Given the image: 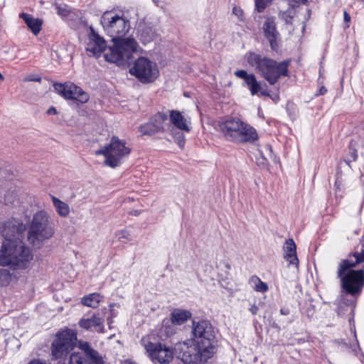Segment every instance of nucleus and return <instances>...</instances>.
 Here are the masks:
<instances>
[{
	"label": "nucleus",
	"mask_w": 364,
	"mask_h": 364,
	"mask_svg": "<svg viewBox=\"0 0 364 364\" xmlns=\"http://www.w3.org/2000/svg\"><path fill=\"white\" fill-rule=\"evenodd\" d=\"M100 22L104 31L114 43L105 53V60L117 65H124L138 46L134 38H124L131 28L129 20L121 11H107L102 15Z\"/></svg>",
	"instance_id": "nucleus-1"
},
{
	"label": "nucleus",
	"mask_w": 364,
	"mask_h": 364,
	"mask_svg": "<svg viewBox=\"0 0 364 364\" xmlns=\"http://www.w3.org/2000/svg\"><path fill=\"white\" fill-rule=\"evenodd\" d=\"M216 339L214 328L207 320L193 321L191 338L178 343L181 360L184 364H203L215 353Z\"/></svg>",
	"instance_id": "nucleus-2"
},
{
	"label": "nucleus",
	"mask_w": 364,
	"mask_h": 364,
	"mask_svg": "<svg viewBox=\"0 0 364 364\" xmlns=\"http://www.w3.org/2000/svg\"><path fill=\"white\" fill-rule=\"evenodd\" d=\"M361 262H364V250L342 260L338 268V277L341 279L342 288L352 296L359 294L364 287V269H351Z\"/></svg>",
	"instance_id": "nucleus-3"
},
{
	"label": "nucleus",
	"mask_w": 364,
	"mask_h": 364,
	"mask_svg": "<svg viewBox=\"0 0 364 364\" xmlns=\"http://www.w3.org/2000/svg\"><path fill=\"white\" fill-rule=\"evenodd\" d=\"M32 259L31 250L25 246L21 240L14 243H2L0 250V265L23 269Z\"/></svg>",
	"instance_id": "nucleus-4"
},
{
	"label": "nucleus",
	"mask_w": 364,
	"mask_h": 364,
	"mask_svg": "<svg viewBox=\"0 0 364 364\" xmlns=\"http://www.w3.org/2000/svg\"><path fill=\"white\" fill-rule=\"evenodd\" d=\"M247 61L270 85H274L282 75L286 76L288 73V63L286 61L277 63L256 53H250Z\"/></svg>",
	"instance_id": "nucleus-5"
},
{
	"label": "nucleus",
	"mask_w": 364,
	"mask_h": 364,
	"mask_svg": "<svg viewBox=\"0 0 364 364\" xmlns=\"http://www.w3.org/2000/svg\"><path fill=\"white\" fill-rule=\"evenodd\" d=\"M55 233L53 225L48 214L44 210L36 212L32 218L28 231V240L40 247L42 242L50 239Z\"/></svg>",
	"instance_id": "nucleus-6"
},
{
	"label": "nucleus",
	"mask_w": 364,
	"mask_h": 364,
	"mask_svg": "<svg viewBox=\"0 0 364 364\" xmlns=\"http://www.w3.org/2000/svg\"><path fill=\"white\" fill-rule=\"evenodd\" d=\"M218 130L226 139L233 141H253L257 138L256 130L252 127L236 118L220 122Z\"/></svg>",
	"instance_id": "nucleus-7"
},
{
	"label": "nucleus",
	"mask_w": 364,
	"mask_h": 364,
	"mask_svg": "<svg viewBox=\"0 0 364 364\" xmlns=\"http://www.w3.org/2000/svg\"><path fill=\"white\" fill-rule=\"evenodd\" d=\"M130 153L131 148L127 145V143L115 136L111 138L107 145L95 151L96 155H103L105 164L112 168L122 164Z\"/></svg>",
	"instance_id": "nucleus-8"
},
{
	"label": "nucleus",
	"mask_w": 364,
	"mask_h": 364,
	"mask_svg": "<svg viewBox=\"0 0 364 364\" xmlns=\"http://www.w3.org/2000/svg\"><path fill=\"white\" fill-rule=\"evenodd\" d=\"M140 343L146 351L148 358L154 364H169L173 359L174 353H178L181 358L180 350H176L175 347L167 346L161 342H154L151 341L149 336L143 337Z\"/></svg>",
	"instance_id": "nucleus-9"
},
{
	"label": "nucleus",
	"mask_w": 364,
	"mask_h": 364,
	"mask_svg": "<svg viewBox=\"0 0 364 364\" xmlns=\"http://www.w3.org/2000/svg\"><path fill=\"white\" fill-rule=\"evenodd\" d=\"M129 73L142 83L153 82L159 74L156 63L146 57L138 58Z\"/></svg>",
	"instance_id": "nucleus-10"
},
{
	"label": "nucleus",
	"mask_w": 364,
	"mask_h": 364,
	"mask_svg": "<svg viewBox=\"0 0 364 364\" xmlns=\"http://www.w3.org/2000/svg\"><path fill=\"white\" fill-rule=\"evenodd\" d=\"M77 336L73 330L59 332L51 346V353L55 359L66 356L76 345Z\"/></svg>",
	"instance_id": "nucleus-11"
},
{
	"label": "nucleus",
	"mask_w": 364,
	"mask_h": 364,
	"mask_svg": "<svg viewBox=\"0 0 364 364\" xmlns=\"http://www.w3.org/2000/svg\"><path fill=\"white\" fill-rule=\"evenodd\" d=\"M77 346L81 351L72 353L68 364H105L102 357L87 342L78 341Z\"/></svg>",
	"instance_id": "nucleus-12"
},
{
	"label": "nucleus",
	"mask_w": 364,
	"mask_h": 364,
	"mask_svg": "<svg viewBox=\"0 0 364 364\" xmlns=\"http://www.w3.org/2000/svg\"><path fill=\"white\" fill-rule=\"evenodd\" d=\"M25 230L24 224L14 218L0 223V234L4 238L3 243H14L21 240L22 234Z\"/></svg>",
	"instance_id": "nucleus-13"
},
{
	"label": "nucleus",
	"mask_w": 364,
	"mask_h": 364,
	"mask_svg": "<svg viewBox=\"0 0 364 364\" xmlns=\"http://www.w3.org/2000/svg\"><path fill=\"white\" fill-rule=\"evenodd\" d=\"M53 87L59 95L66 100H74L79 103L85 104L90 99L88 93L71 82L64 84L55 82L53 84Z\"/></svg>",
	"instance_id": "nucleus-14"
},
{
	"label": "nucleus",
	"mask_w": 364,
	"mask_h": 364,
	"mask_svg": "<svg viewBox=\"0 0 364 364\" xmlns=\"http://www.w3.org/2000/svg\"><path fill=\"white\" fill-rule=\"evenodd\" d=\"M262 31L271 48L274 50H277L279 47L281 38L280 34L277 29L275 18L274 17L266 18L262 25Z\"/></svg>",
	"instance_id": "nucleus-15"
},
{
	"label": "nucleus",
	"mask_w": 364,
	"mask_h": 364,
	"mask_svg": "<svg viewBox=\"0 0 364 364\" xmlns=\"http://www.w3.org/2000/svg\"><path fill=\"white\" fill-rule=\"evenodd\" d=\"M106 42L92 28L88 35L86 51L88 55L99 58L106 48Z\"/></svg>",
	"instance_id": "nucleus-16"
},
{
	"label": "nucleus",
	"mask_w": 364,
	"mask_h": 364,
	"mask_svg": "<svg viewBox=\"0 0 364 364\" xmlns=\"http://www.w3.org/2000/svg\"><path fill=\"white\" fill-rule=\"evenodd\" d=\"M284 258L290 265H294L296 269L299 268V259L296 255V246L292 239L286 240L284 245Z\"/></svg>",
	"instance_id": "nucleus-17"
},
{
	"label": "nucleus",
	"mask_w": 364,
	"mask_h": 364,
	"mask_svg": "<svg viewBox=\"0 0 364 364\" xmlns=\"http://www.w3.org/2000/svg\"><path fill=\"white\" fill-rule=\"evenodd\" d=\"M104 321L100 317L94 314L91 318H81L79 325L86 330H94L98 333L104 332Z\"/></svg>",
	"instance_id": "nucleus-18"
},
{
	"label": "nucleus",
	"mask_w": 364,
	"mask_h": 364,
	"mask_svg": "<svg viewBox=\"0 0 364 364\" xmlns=\"http://www.w3.org/2000/svg\"><path fill=\"white\" fill-rule=\"evenodd\" d=\"M169 118L170 122L176 128L187 132L190 131V120L186 118L179 111H170Z\"/></svg>",
	"instance_id": "nucleus-19"
},
{
	"label": "nucleus",
	"mask_w": 364,
	"mask_h": 364,
	"mask_svg": "<svg viewBox=\"0 0 364 364\" xmlns=\"http://www.w3.org/2000/svg\"><path fill=\"white\" fill-rule=\"evenodd\" d=\"M191 318V313L188 310L176 309L171 314L170 321L173 325L180 326Z\"/></svg>",
	"instance_id": "nucleus-20"
},
{
	"label": "nucleus",
	"mask_w": 364,
	"mask_h": 364,
	"mask_svg": "<svg viewBox=\"0 0 364 364\" xmlns=\"http://www.w3.org/2000/svg\"><path fill=\"white\" fill-rule=\"evenodd\" d=\"M157 132H164L168 126V117L164 113L159 112L151 118Z\"/></svg>",
	"instance_id": "nucleus-21"
},
{
	"label": "nucleus",
	"mask_w": 364,
	"mask_h": 364,
	"mask_svg": "<svg viewBox=\"0 0 364 364\" xmlns=\"http://www.w3.org/2000/svg\"><path fill=\"white\" fill-rule=\"evenodd\" d=\"M51 200L57 213L60 217L66 218L70 213L69 205L55 196H51Z\"/></svg>",
	"instance_id": "nucleus-22"
},
{
	"label": "nucleus",
	"mask_w": 364,
	"mask_h": 364,
	"mask_svg": "<svg viewBox=\"0 0 364 364\" xmlns=\"http://www.w3.org/2000/svg\"><path fill=\"white\" fill-rule=\"evenodd\" d=\"M102 296L97 293H92L82 299V303L88 307L97 308L101 301Z\"/></svg>",
	"instance_id": "nucleus-23"
},
{
	"label": "nucleus",
	"mask_w": 364,
	"mask_h": 364,
	"mask_svg": "<svg viewBox=\"0 0 364 364\" xmlns=\"http://www.w3.org/2000/svg\"><path fill=\"white\" fill-rule=\"evenodd\" d=\"M262 161L259 162L262 165H266L269 160L274 161L275 157L273 154L272 149L270 145L266 144L259 149Z\"/></svg>",
	"instance_id": "nucleus-24"
},
{
	"label": "nucleus",
	"mask_w": 364,
	"mask_h": 364,
	"mask_svg": "<svg viewBox=\"0 0 364 364\" xmlns=\"http://www.w3.org/2000/svg\"><path fill=\"white\" fill-rule=\"evenodd\" d=\"M235 75L237 77H240L241 79H243L245 81V83L250 87L253 85L256 81V77L255 75L253 74H248L245 70H236L235 72Z\"/></svg>",
	"instance_id": "nucleus-25"
},
{
	"label": "nucleus",
	"mask_w": 364,
	"mask_h": 364,
	"mask_svg": "<svg viewBox=\"0 0 364 364\" xmlns=\"http://www.w3.org/2000/svg\"><path fill=\"white\" fill-rule=\"evenodd\" d=\"M156 36L155 31L151 28H145L140 33V39L144 44L151 41Z\"/></svg>",
	"instance_id": "nucleus-26"
},
{
	"label": "nucleus",
	"mask_w": 364,
	"mask_h": 364,
	"mask_svg": "<svg viewBox=\"0 0 364 364\" xmlns=\"http://www.w3.org/2000/svg\"><path fill=\"white\" fill-rule=\"evenodd\" d=\"M139 131L142 135H151L157 133L156 127L151 119L149 122L141 124L139 127Z\"/></svg>",
	"instance_id": "nucleus-27"
},
{
	"label": "nucleus",
	"mask_w": 364,
	"mask_h": 364,
	"mask_svg": "<svg viewBox=\"0 0 364 364\" xmlns=\"http://www.w3.org/2000/svg\"><path fill=\"white\" fill-rule=\"evenodd\" d=\"M169 321H164L163 322V326L161 328V331L164 332L166 336L167 337H169L174 334L176 333V328L174 327L175 325H173L171 323V324L168 323Z\"/></svg>",
	"instance_id": "nucleus-28"
},
{
	"label": "nucleus",
	"mask_w": 364,
	"mask_h": 364,
	"mask_svg": "<svg viewBox=\"0 0 364 364\" xmlns=\"http://www.w3.org/2000/svg\"><path fill=\"white\" fill-rule=\"evenodd\" d=\"M253 282H257L255 284V289L259 292H265L268 289V287L266 283L262 282L259 278L257 277H254L252 278Z\"/></svg>",
	"instance_id": "nucleus-29"
},
{
	"label": "nucleus",
	"mask_w": 364,
	"mask_h": 364,
	"mask_svg": "<svg viewBox=\"0 0 364 364\" xmlns=\"http://www.w3.org/2000/svg\"><path fill=\"white\" fill-rule=\"evenodd\" d=\"M28 28L32 31V32L36 35L41 31V22L36 18H33L31 21L27 24Z\"/></svg>",
	"instance_id": "nucleus-30"
},
{
	"label": "nucleus",
	"mask_w": 364,
	"mask_h": 364,
	"mask_svg": "<svg viewBox=\"0 0 364 364\" xmlns=\"http://www.w3.org/2000/svg\"><path fill=\"white\" fill-rule=\"evenodd\" d=\"M273 0H255V9L259 12H262Z\"/></svg>",
	"instance_id": "nucleus-31"
},
{
	"label": "nucleus",
	"mask_w": 364,
	"mask_h": 364,
	"mask_svg": "<svg viewBox=\"0 0 364 364\" xmlns=\"http://www.w3.org/2000/svg\"><path fill=\"white\" fill-rule=\"evenodd\" d=\"M250 92H251V95H255L256 94H257L259 92L261 91L262 90V86L260 85L259 82H258L257 81H256L253 85H252V86H250Z\"/></svg>",
	"instance_id": "nucleus-32"
},
{
	"label": "nucleus",
	"mask_w": 364,
	"mask_h": 364,
	"mask_svg": "<svg viewBox=\"0 0 364 364\" xmlns=\"http://www.w3.org/2000/svg\"><path fill=\"white\" fill-rule=\"evenodd\" d=\"M281 18L285 21L286 23L290 24L292 22L293 16L291 11H285L280 14Z\"/></svg>",
	"instance_id": "nucleus-33"
},
{
	"label": "nucleus",
	"mask_w": 364,
	"mask_h": 364,
	"mask_svg": "<svg viewBox=\"0 0 364 364\" xmlns=\"http://www.w3.org/2000/svg\"><path fill=\"white\" fill-rule=\"evenodd\" d=\"M16 198V194L14 193H7L5 195V200L6 203H14V199Z\"/></svg>",
	"instance_id": "nucleus-34"
},
{
	"label": "nucleus",
	"mask_w": 364,
	"mask_h": 364,
	"mask_svg": "<svg viewBox=\"0 0 364 364\" xmlns=\"http://www.w3.org/2000/svg\"><path fill=\"white\" fill-rule=\"evenodd\" d=\"M176 141L180 147H183L185 144V138L183 134H178L176 137Z\"/></svg>",
	"instance_id": "nucleus-35"
},
{
	"label": "nucleus",
	"mask_w": 364,
	"mask_h": 364,
	"mask_svg": "<svg viewBox=\"0 0 364 364\" xmlns=\"http://www.w3.org/2000/svg\"><path fill=\"white\" fill-rule=\"evenodd\" d=\"M232 13L237 16L238 18L241 19L242 18L243 11L240 8L235 6L232 9Z\"/></svg>",
	"instance_id": "nucleus-36"
},
{
	"label": "nucleus",
	"mask_w": 364,
	"mask_h": 364,
	"mask_svg": "<svg viewBox=\"0 0 364 364\" xmlns=\"http://www.w3.org/2000/svg\"><path fill=\"white\" fill-rule=\"evenodd\" d=\"M19 16L23 19V21H25V23L26 24H28L31 20H32L33 18L30 16L29 14H25V13H21L20 14Z\"/></svg>",
	"instance_id": "nucleus-37"
},
{
	"label": "nucleus",
	"mask_w": 364,
	"mask_h": 364,
	"mask_svg": "<svg viewBox=\"0 0 364 364\" xmlns=\"http://www.w3.org/2000/svg\"><path fill=\"white\" fill-rule=\"evenodd\" d=\"M57 9H58V13L60 15L67 16L68 14V11L66 9H62L60 6H58Z\"/></svg>",
	"instance_id": "nucleus-38"
},
{
	"label": "nucleus",
	"mask_w": 364,
	"mask_h": 364,
	"mask_svg": "<svg viewBox=\"0 0 364 364\" xmlns=\"http://www.w3.org/2000/svg\"><path fill=\"white\" fill-rule=\"evenodd\" d=\"M0 277H5V282L6 283L9 282V274H8L7 271H6V270L0 271Z\"/></svg>",
	"instance_id": "nucleus-39"
},
{
	"label": "nucleus",
	"mask_w": 364,
	"mask_h": 364,
	"mask_svg": "<svg viewBox=\"0 0 364 364\" xmlns=\"http://www.w3.org/2000/svg\"><path fill=\"white\" fill-rule=\"evenodd\" d=\"M250 312L253 314V315H255L257 314L258 311H259V308L253 304L252 306H251V307L250 308Z\"/></svg>",
	"instance_id": "nucleus-40"
},
{
	"label": "nucleus",
	"mask_w": 364,
	"mask_h": 364,
	"mask_svg": "<svg viewBox=\"0 0 364 364\" xmlns=\"http://www.w3.org/2000/svg\"><path fill=\"white\" fill-rule=\"evenodd\" d=\"M47 114H49V115H51V114H57V110L54 107H50L48 110H47Z\"/></svg>",
	"instance_id": "nucleus-41"
},
{
	"label": "nucleus",
	"mask_w": 364,
	"mask_h": 364,
	"mask_svg": "<svg viewBox=\"0 0 364 364\" xmlns=\"http://www.w3.org/2000/svg\"><path fill=\"white\" fill-rule=\"evenodd\" d=\"M350 15H349L346 11H345V12H344V21H345L346 22H349V21H350Z\"/></svg>",
	"instance_id": "nucleus-42"
},
{
	"label": "nucleus",
	"mask_w": 364,
	"mask_h": 364,
	"mask_svg": "<svg viewBox=\"0 0 364 364\" xmlns=\"http://www.w3.org/2000/svg\"><path fill=\"white\" fill-rule=\"evenodd\" d=\"M280 313L282 315H288V314H289V310L287 309H283L282 308V309H280Z\"/></svg>",
	"instance_id": "nucleus-43"
},
{
	"label": "nucleus",
	"mask_w": 364,
	"mask_h": 364,
	"mask_svg": "<svg viewBox=\"0 0 364 364\" xmlns=\"http://www.w3.org/2000/svg\"><path fill=\"white\" fill-rule=\"evenodd\" d=\"M327 92V90L324 87H321L319 90L320 95H324Z\"/></svg>",
	"instance_id": "nucleus-44"
},
{
	"label": "nucleus",
	"mask_w": 364,
	"mask_h": 364,
	"mask_svg": "<svg viewBox=\"0 0 364 364\" xmlns=\"http://www.w3.org/2000/svg\"><path fill=\"white\" fill-rule=\"evenodd\" d=\"M122 364H136V363L134 362H132L129 360H126Z\"/></svg>",
	"instance_id": "nucleus-45"
},
{
	"label": "nucleus",
	"mask_w": 364,
	"mask_h": 364,
	"mask_svg": "<svg viewBox=\"0 0 364 364\" xmlns=\"http://www.w3.org/2000/svg\"><path fill=\"white\" fill-rule=\"evenodd\" d=\"M27 80L28 81H37V82H41V79L40 77H37V78H29V79H27Z\"/></svg>",
	"instance_id": "nucleus-46"
},
{
	"label": "nucleus",
	"mask_w": 364,
	"mask_h": 364,
	"mask_svg": "<svg viewBox=\"0 0 364 364\" xmlns=\"http://www.w3.org/2000/svg\"><path fill=\"white\" fill-rule=\"evenodd\" d=\"M4 80L3 75L0 73V81Z\"/></svg>",
	"instance_id": "nucleus-47"
},
{
	"label": "nucleus",
	"mask_w": 364,
	"mask_h": 364,
	"mask_svg": "<svg viewBox=\"0 0 364 364\" xmlns=\"http://www.w3.org/2000/svg\"><path fill=\"white\" fill-rule=\"evenodd\" d=\"M260 92H261V94H262V95H267V94H266V92H265L264 91H262V90H261Z\"/></svg>",
	"instance_id": "nucleus-48"
}]
</instances>
